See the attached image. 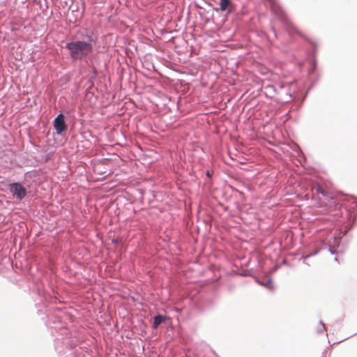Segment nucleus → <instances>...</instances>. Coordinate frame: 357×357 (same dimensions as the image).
Returning <instances> with one entry per match:
<instances>
[{"instance_id": "nucleus-5", "label": "nucleus", "mask_w": 357, "mask_h": 357, "mask_svg": "<svg viewBox=\"0 0 357 357\" xmlns=\"http://www.w3.org/2000/svg\"><path fill=\"white\" fill-rule=\"evenodd\" d=\"M165 320V317L162 315H158L154 317V321L153 324V328H157L158 326L163 322Z\"/></svg>"}, {"instance_id": "nucleus-6", "label": "nucleus", "mask_w": 357, "mask_h": 357, "mask_svg": "<svg viewBox=\"0 0 357 357\" xmlns=\"http://www.w3.org/2000/svg\"><path fill=\"white\" fill-rule=\"evenodd\" d=\"M231 1L230 0H220V10L222 11L227 10L229 6L231 5Z\"/></svg>"}, {"instance_id": "nucleus-1", "label": "nucleus", "mask_w": 357, "mask_h": 357, "mask_svg": "<svg viewBox=\"0 0 357 357\" xmlns=\"http://www.w3.org/2000/svg\"><path fill=\"white\" fill-rule=\"evenodd\" d=\"M66 47L69 50L72 59L75 60L87 56L93 50L91 43L80 40L68 43Z\"/></svg>"}, {"instance_id": "nucleus-3", "label": "nucleus", "mask_w": 357, "mask_h": 357, "mask_svg": "<svg viewBox=\"0 0 357 357\" xmlns=\"http://www.w3.org/2000/svg\"><path fill=\"white\" fill-rule=\"evenodd\" d=\"M54 126L58 134L62 133L67 129V126L64 121V116L62 114H59L54 121Z\"/></svg>"}, {"instance_id": "nucleus-2", "label": "nucleus", "mask_w": 357, "mask_h": 357, "mask_svg": "<svg viewBox=\"0 0 357 357\" xmlns=\"http://www.w3.org/2000/svg\"><path fill=\"white\" fill-rule=\"evenodd\" d=\"M10 190L14 197L19 199H23L26 196V189L19 183L10 184Z\"/></svg>"}, {"instance_id": "nucleus-4", "label": "nucleus", "mask_w": 357, "mask_h": 357, "mask_svg": "<svg viewBox=\"0 0 357 357\" xmlns=\"http://www.w3.org/2000/svg\"><path fill=\"white\" fill-rule=\"evenodd\" d=\"M314 189L317 191V193L321 194L323 196H324L326 199H332L333 196L331 192L324 189L322 186L320 185H317L314 187Z\"/></svg>"}]
</instances>
